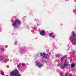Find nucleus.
Listing matches in <instances>:
<instances>
[{
    "label": "nucleus",
    "instance_id": "f257e3e1",
    "mask_svg": "<svg viewBox=\"0 0 76 76\" xmlns=\"http://www.w3.org/2000/svg\"><path fill=\"white\" fill-rule=\"evenodd\" d=\"M21 25V21L19 19H17L12 23V26L15 28H18Z\"/></svg>",
    "mask_w": 76,
    "mask_h": 76
},
{
    "label": "nucleus",
    "instance_id": "f03ea898",
    "mask_svg": "<svg viewBox=\"0 0 76 76\" xmlns=\"http://www.w3.org/2000/svg\"><path fill=\"white\" fill-rule=\"evenodd\" d=\"M36 64L37 66H38L39 68H41V67H43V64H40V65L39 64V63L38 62V61H37L36 62Z\"/></svg>",
    "mask_w": 76,
    "mask_h": 76
},
{
    "label": "nucleus",
    "instance_id": "7ed1b4c3",
    "mask_svg": "<svg viewBox=\"0 0 76 76\" xmlns=\"http://www.w3.org/2000/svg\"><path fill=\"white\" fill-rule=\"evenodd\" d=\"M72 44L73 45H75L76 44V38L75 37L72 39Z\"/></svg>",
    "mask_w": 76,
    "mask_h": 76
},
{
    "label": "nucleus",
    "instance_id": "20e7f679",
    "mask_svg": "<svg viewBox=\"0 0 76 76\" xmlns=\"http://www.w3.org/2000/svg\"><path fill=\"white\" fill-rule=\"evenodd\" d=\"M46 33L45 31L44 30H42L40 32V35H42V36H44Z\"/></svg>",
    "mask_w": 76,
    "mask_h": 76
},
{
    "label": "nucleus",
    "instance_id": "39448f33",
    "mask_svg": "<svg viewBox=\"0 0 76 76\" xmlns=\"http://www.w3.org/2000/svg\"><path fill=\"white\" fill-rule=\"evenodd\" d=\"M19 53L21 54H22L25 53V50H23L22 49H20L19 50Z\"/></svg>",
    "mask_w": 76,
    "mask_h": 76
},
{
    "label": "nucleus",
    "instance_id": "423d86ee",
    "mask_svg": "<svg viewBox=\"0 0 76 76\" xmlns=\"http://www.w3.org/2000/svg\"><path fill=\"white\" fill-rule=\"evenodd\" d=\"M42 58H46V59H48L49 58V55L48 54L46 55L45 56H42Z\"/></svg>",
    "mask_w": 76,
    "mask_h": 76
},
{
    "label": "nucleus",
    "instance_id": "0eeeda50",
    "mask_svg": "<svg viewBox=\"0 0 76 76\" xmlns=\"http://www.w3.org/2000/svg\"><path fill=\"white\" fill-rule=\"evenodd\" d=\"M44 55H45V53H42V52L40 53V56H42V57H43V56H44Z\"/></svg>",
    "mask_w": 76,
    "mask_h": 76
},
{
    "label": "nucleus",
    "instance_id": "6e6552de",
    "mask_svg": "<svg viewBox=\"0 0 76 76\" xmlns=\"http://www.w3.org/2000/svg\"><path fill=\"white\" fill-rule=\"evenodd\" d=\"M66 63H67V60H66L65 61V63H64V66H66V67H67V66H68V65H67V64H66Z\"/></svg>",
    "mask_w": 76,
    "mask_h": 76
},
{
    "label": "nucleus",
    "instance_id": "1a4fd4ad",
    "mask_svg": "<svg viewBox=\"0 0 76 76\" xmlns=\"http://www.w3.org/2000/svg\"><path fill=\"white\" fill-rule=\"evenodd\" d=\"M72 36H73V37H74V38H75V31H72Z\"/></svg>",
    "mask_w": 76,
    "mask_h": 76
},
{
    "label": "nucleus",
    "instance_id": "9d476101",
    "mask_svg": "<svg viewBox=\"0 0 76 76\" xmlns=\"http://www.w3.org/2000/svg\"><path fill=\"white\" fill-rule=\"evenodd\" d=\"M60 67L62 69H63V70L64 69H65V67H64L61 65H60Z\"/></svg>",
    "mask_w": 76,
    "mask_h": 76
},
{
    "label": "nucleus",
    "instance_id": "9b49d317",
    "mask_svg": "<svg viewBox=\"0 0 76 76\" xmlns=\"http://www.w3.org/2000/svg\"><path fill=\"white\" fill-rule=\"evenodd\" d=\"M60 55H61L60 54H57L55 55V56L56 57H59L60 56Z\"/></svg>",
    "mask_w": 76,
    "mask_h": 76
},
{
    "label": "nucleus",
    "instance_id": "f8f14e48",
    "mask_svg": "<svg viewBox=\"0 0 76 76\" xmlns=\"http://www.w3.org/2000/svg\"><path fill=\"white\" fill-rule=\"evenodd\" d=\"M75 64H72L71 65V67L72 68H73V67H75Z\"/></svg>",
    "mask_w": 76,
    "mask_h": 76
},
{
    "label": "nucleus",
    "instance_id": "ddd939ff",
    "mask_svg": "<svg viewBox=\"0 0 76 76\" xmlns=\"http://www.w3.org/2000/svg\"><path fill=\"white\" fill-rule=\"evenodd\" d=\"M67 57V55H65L63 56L62 58H63L64 59V58H65Z\"/></svg>",
    "mask_w": 76,
    "mask_h": 76
},
{
    "label": "nucleus",
    "instance_id": "4468645a",
    "mask_svg": "<svg viewBox=\"0 0 76 76\" xmlns=\"http://www.w3.org/2000/svg\"><path fill=\"white\" fill-rule=\"evenodd\" d=\"M4 72H1V75H4Z\"/></svg>",
    "mask_w": 76,
    "mask_h": 76
},
{
    "label": "nucleus",
    "instance_id": "2eb2a0df",
    "mask_svg": "<svg viewBox=\"0 0 76 76\" xmlns=\"http://www.w3.org/2000/svg\"><path fill=\"white\" fill-rule=\"evenodd\" d=\"M63 59L64 58H63V57H62L61 58V62H63Z\"/></svg>",
    "mask_w": 76,
    "mask_h": 76
},
{
    "label": "nucleus",
    "instance_id": "dca6fc26",
    "mask_svg": "<svg viewBox=\"0 0 76 76\" xmlns=\"http://www.w3.org/2000/svg\"><path fill=\"white\" fill-rule=\"evenodd\" d=\"M1 50L2 51H4V49L3 48H1Z\"/></svg>",
    "mask_w": 76,
    "mask_h": 76
},
{
    "label": "nucleus",
    "instance_id": "f3484780",
    "mask_svg": "<svg viewBox=\"0 0 76 76\" xmlns=\"http://www.w3.org/2000/svg\"><path fill=\"white\" fill-rule=\"evenodd\" d=\"M3 58V56H0V59H2Z\"/></svg>",
    "mask_w": 76,
    "mask_h": 76
},
{
    "label": "nucleus",
    "instance_id": "a211bd4d",
    "mask_svg": "<svg viewBox=\"0 0 76 76\" xmlns=\"http://www.w3.org/2000/svg\"><path fill=\"white\" fill-rule=\"evenodd\" d=\"M53 35V33H52L50 34L49 36H51L52 35Z\"/></svg>",
    "mask_w": 76,
    "mask_h": 76
},
{
    "label": "nucleus",
    "instance_id": "6ab92c4d",
    "mask_svg": "<svg viewBox=\"0 0 76 76\" xmlns=\"http://www.w3.org/2000/svg\"><path fill=\"white\" fill-rule=\"evenodd\" d=\"M20 64H19L18 65L17 67L18 68H19L20 67Z\"/></svg>",
    "mask_w": 76,
    "mask_h": 76
},
{
    "label": "nucleus",
    "instance_id": "aec40b11",
    "mask_svg": "<svg viewBox=\"0 0 76 76\" xmlns=\"http://www.w3.org/2000/svg\"><path fill=\"white\" fill-rule=\"evenodd\" d=\"M18 43V42L17 41L15 42V45H17V44Z\"/></svg>",
    "mask_w": 76,
    "mask_h": 76
},
{
    "label": "nucleus",
    "instance_id": "412c9836",
    "mask_svg": "<svg viewBox=\"0 0 76 76\" xmlns=\"http://www.w3.org/2000/svg\"><path fill=\"white\" fill-rule=\"evenodd\" d=\"M45 61H42V63L44 64V63H45Z\"/></svg>",
    "mask_w": 76,
    "mask_h": 76
},
{
    "label": "nucleus",
    "instance_id": "4be33fe9",
    "mask_svg": "<svg viewBox=\"0 0 76 76\" xmlns=\"http://www.w3.org/2000/svg\"><path fill=\"white\" fill-rule=\"evenodd\" d=\"M21 65L22 66H25V64L24 63H23Z\"/></svg>",
    "mask_w": 76,
    "mask_h": 76
},
{
    "label": "nucleus",
    "instance_id": "5701e85b",
    "mask_svg": "<svg viewBox=\"0 0 76 76\" xmlns=\"http://www.w3.org/2000/svg\"><path fill=\"white\" fill-rule=\"evenodd\" d=\"M63 75V74L62 73H60V76H62Z\"/></svg>",
    "mask_w": 76,
    "mask_h": 76
},
{
    "label": "nucleus",
    "instance_id": "b1692460",
    "mask_svg": "<svg viewBox=\"0 0 76 76\" xmlns=\"http://www.w3.org/2000/svg\"><path fill=\"white\" fill-rule=\"evenodd\" d=\"M7 60L6 59L4 61V62L5 63H6V62H7Z\"/></svg>",
    "mask_w": 76,
    "mask_h": 76
},
{
    "label": "nucleus",
    "instance_id": "393cba45",
    "mask_svg": "<svg viewBox=\"0 0 76 76\" xmlns=\"http://www.w3.org/2000/svg\"><path fill=\"white\" fill-rule=\"evenodd\" d=\"M34 30H36L37 29V28L36 27H34Z\"/></svg>",
    "mask_w": 76,
    "mask_h": 76
},
{
    "label": "nucleus",
    "instance_id": "a878e982",
    "mask_svg": "<svg viewBox=\"0 0 76 76\" xmlns=\"http://www.w3.org/2000/svg\"><path fill=\"white\" fill-rule=\"evenodd\" d=\"M52 38H54L55 37V36H52Z\"/></svg>",
    "mask_w": 76,
    "mask_h": 76
},
{
    "label": "nucleus",
    "instance_id": "bb28decb",
    "mask_svg": "<svg viewBox=\"0 0 76 76\" xmlns=\"http://www.w3.org/2000/svg\"><path fill=\"white\" fill-rule=\"evenodd\" d=\"M69 76H72V74H69Z\"/></svg>",
    "mask_w": 76,
    "mask_h": 76
},
{
    "label": "nucleus",
    "instance_id": "cd10ccee",
    "mask_svg": "<svg viewBox=\"0 0 76 76\" xmlns=\"http://www.w3.org/2000/svg\"><path fill=\"white\" fill-rule=\"evenodd\" d=\"M65 76H67V74H65Z\"/></svg>",
    "mask_w": 76,
    "mask_h": 76
},
{
    "label": "nucleus",
    "instance_id": "c85d7f7f",
    "mask_svg": "<svg viewBox=\"0 0 76 76\" xmlns=\"http://www.w3.org/2000/svg\"><path fill=\"white\" fill-rule=\"evenodd\" d=\"M72 38V36H70V38Z\"/></svg>",
    "mask_w": 76,
    "mask_h": 76
},
{
    "label": "nucleus",
    "instance_id": "c756f323",
    "mask_svg": "<svg viewBox=\"0 0 76 76\" xmlns=\"http://www.w3.org/2000/svg\"><path fill=\"white\" fill-rule=\"evenodd\" d=\"M69 1V0H66L65 1Z\"/></svg>",
    "mask_w": 76,
    "mask_h": 76
},
{
    "label": "nucleus",
    "instance_id": "7c9ffc66",
    "mask_svg": "<svg viewBox=\"0 0 76 76\" xmlns=\"http://www.w3.org/2000/svg\"><path fill=\"white\" fill-rule=\"evenodd\" d=\"M73 71H75V69H73V70H72Z\"/></svg>",
    "mask_w": 76,
    "mask_h": 76
},
{
    "label": "nucleus",
    "instance_id": "2f4dec72",
    "mask_svg": "<svg viewBox=\"0 0 76 76\" xmlns=\"http://www.w3.org/2000/svg\"><path fill=\"white\" fill-rule=\"evenodd\" d=\"M45 61L46 63V64H47V61Z\"/></svg>",
    "mask_w": 76,
    "mask_h": 76
},
{
    "label": "nucleus",
    "instance_id": "473e14b6",
    "mask_svg": "<svg viewBox=\"0 0 76 76\" xmlns=\"http://www.w3.org/2000/svg\"><path fill=\"white\" fill-rule=\"evenodd\" d=\"M67 46L68 47H69V45H67Z\"/></svg>",
    "mask_w": 76,
    "mask_h": 76
},
{
    "label": "nucleus",
    "instance_id": "72a5a7b5",
    "mask_svg": "<svg viewBox=\"0 0 76 76\" xmlns=\"http://www.w3.org/2000/svg\"><path fill=\"white\" fill-rule=\"evenodd\" d=\"M6 76H9V75H6Z\"/></svg>",
    "mask_w": 76,
    "mask_h": 76
},
{
    "label": "nucleus",
    "instance_id": "f704fd0d",
    "mask_svg": "<svg viewBox=\"0 0 76 76\" xmlns=\"http://www.w3.org/2000/svg\"><path fill=\"white\" fill-rule=\"evenodd\" d=\"M35 20H36V19H34Z\"/></svg>",
    "mask_w": 76,
    "mask_h": 76
},
{
    "label": "nucleus",
    "instance_id": "c9c22d12",
    "mask_svg": "<svg viewBox=\"0 0 76 76\" xmlns=\"http://www.w3.org/2000/svg\"><path fill=\"white\" fill-rule=\"evenodd\" d=\"M1 29H0V31H1Z\"/></svg>",
    "mask_w": 76,
    "mask_h": 76
},
{
    "label": "nucleus",
    "instance_id": "e433bc0d",
    "mask_svg": "<svg viewBox=\"0 0 76 76\" xmlns=\"http://www.w3.org/2000/svg\"><path fill=\"white\" fill-rule=\"evenodd\" d=\"M75 2H76V1H75Z\"/></svg>",
    "mask_w": 76,
    "mask_h": 76
}]
</instances>
